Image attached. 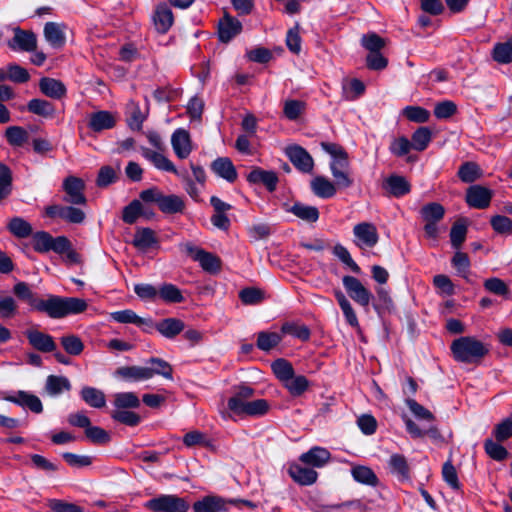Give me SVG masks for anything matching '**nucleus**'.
<instances>
[{
  "instance_id": "obj_1",
  "label": "nucleus",
  "mask_w": 512,
  "mask_h": 512,
  "mask_svg": "<svg viewBox=\"0 0 512 512\" xmlns=\"http://www.w3.org/2000/svg\"><path fill=\"white\" fill-rule=\"evenodd\" d=\"M87 309L85 300L76 297H60L49 295L40 299L36 310L47 314L50 318L60 319L71 314H79Z\"/></svg>"
},
{
  "instance_id": "obj_2",
  "label": "nucleus",
  "mask_w": 512,
  "mask_h": 512,
  "mask_svg": "<svg viewBox=\"0 0 512 512\" xmlns=\"http://www.w3.org/2000/svg\"><path fill=\"white\" fill-rule=\"evenodd\" d=\"M450 349L454 359L463 363H476L489 352L488 345L472 336L455 339Z\"/></svg>"
},
{
  "instance_id": "obj_3",
  "label": "nucleus",
  "mask_w": 512,
  "mask_h": 512,
  "mask_svg": "<svg viewBox=\"0 0 512 512\" xmlns=\"http://www.w3.org/2000/svg\"><path fill=\"white\" fill-rule=\"evenodd\" d=\"M140 198L146 203L157 204L159 210L164 214L182 213L185 209L184 200L176 194H163L158 188H150L140 193Z\"/></svg>"
},
{
  "instance_id": "obj_4",
  "label": "nucleus",
  "mask_w": 512,
  "mask_h": 512,
  "mask_svg": "<svg viewBox=\"0 0 512 512\" xmlns=\"http://www.w3.org/2000/svg\"><path fill=\"white\" fill-rule=\"evenodd\" d=\"M145 507L153 512H186L189 504L177 495L162 494L148 500Z\"/></svg>"
},
{
  "instance_id": "obj_5",
  "label": "nucleus",
  "mask_w": 512,
  "mask_h": 512,
  "mask_svg": "<svg viewBox=\"0 0 512 512\" xmlns=\"http://www.w3.org/2000/svg\"><path fill=\"white\" fill-rule=\"evenodd\" d=\"M354 243L360 249L373 248L379 241L376 226L370 222H361L353 227Z\"/></svg>"
},
{
  "instance_id": "obj_6",
  "label": "nucleus",
  "mask_w": 512,
  "mask_h": 512,
  "mask_svg": "<svg viewBox=\"0 0 512 512\" xmlns=\"http://www.w3.org/2000/svg\"><path fill=\"white\" fill-rule=\"evenodd\" d=\"M342 283L348 295L359 305L367 307L373 298L372 293L364 287L361 281L354 277L346 275L342 278Z\"/></svg>"
},
{
  "instance_id": "obj_7",
  "label": "nucleus",
  "mask_w": 512,
  "mask_h": 512,
  "mask_svg": "<svg viewBox=\"0 0 512 512\" xmlns=\"http://www.w3.org/2000/svg\"><path fill=\"white\" fill-rule=\"evenodd\" d=\"M62 186L66 194L63 201L73 205L86 204L87 199L84 195L85 184L82 179L68 176L64 179Z\"/></svg>"
},
{
  "instance_id": "obj_8",
  "label": "nucleus",
  "mask_w": 512,
  "mask_h": 512,
  "mask_svg": "<svg viewBox=\"0 0 512 512\" xmlns=\"http://www.w3.org/2000/svg\"><path fill=\"white\" fill-rule=\"evenodd\" d=\"M233 395L228 399V409L236 415H241V411L250 398L255 395V389L246 384L241 383L232 387Z\"/></svg>"
},
{
  "instance_id": "obj_9",
  "label": "nucleus",
  "mask_w": 512,
  "mask_h": 512,
  "mask_svg": "<svg viewBox=\"0 0 512 512\" xmlns=\"http://www.w3.org/2000/svg\"><path fill=\"white\" fill-rule=\"evenodd\" d=\"M45 215L50 218H59L72 224H80L85 220L84 211L73 206L50 205L45 208Z\"/></svg>"
},
{
  "instance_id": "obj_10",
  "label": "nucleus",
  "mask_w": 512,
  "mask_h": 512,
  "mask_svg": "<svg viewBox=\"0 0 512 512\" xmlns=\"http://www.w3.org/2000/svg\"><path fill=\"white\" fill-rule=\"evenodd\" d=\"M493 192L482 185H471L467 191L465 200L468 206L475 209H486L489 207Z\"/></svg>"
},
{
  "instance_id": "obj_11",
  "label": "nucleus",
  "mask_w": 512,
  "mask_h": 512,
  "mask_svg": "<svg viewBox=\"0 0 512 512\" xmlns=\"http://www.w3.org/2000/svg\"><path fill=\"white\" fill-rule=\"evenodd\" d=\"M286 154L292 164L302 173H311L314 167V161L311 155L301 146H290Z\"/></svg>"
},
{
  "instance_id": "obj_12",
  "label": "nucleus",
  "mask_w": 512,
  "mask_h": 512,
  "mask_svg": "<svg viewBox=\"0 0 512 512\" xmlns=\"http://www.w3.org/2000/svg\"><path fill=\"white\" fill-rule=\"evenodd\" d=\"M152 21L158 33L165 34L169 31L174 23V15L167 3L162 2L156 5L152 14Z\"/></svg>"
},
{
  "instance_id": "obj_13",
  "label": "nucleus",
  "mask_w": 512,
  "mask_h": 512,
  "mask_svg": "<svg viewBox=\"0 0 512 512\" xmlns=\"http://www.w3.org/2000/svg\"><path fill=\"white\" fill-rule=\"evenodd\" d=\"M4 400L14 403L23 408H28L33 413L39 414L43 411L40 398L29 392L19 390L14 395H3Z\"/></svg>"
},
{
  "instance_id": "obj_14",
  "label": "nucleus",
  "mask_w": 512,
  "mask_h": 512,
  "mask_svg": "<svg viewBox=\"0 0 512 512\" xmlns=\"http://www.w3.org/2000/svg\"><path fill=\"white\" fill-rule=\"evenodd\" d=\"M112 320L122 324H135L141 327L143 331L150 333L153 329V321L151 318H143L138 316L133 310L125 309L115 311L110 314Z\"/></svg>"
},
{
  "instance_id": "obj_15",
  "label": "nucleus",
  "mask_w": 512,
  "mask_h": 512,
  "mask_svg": "<svg viewBox=\"0 0 512 512\" xmlns=\"http://www.w3.org/2000/svg\"><path fill=\"white\" fill-rule=\"evenodd\" d=\"M116 115L107 110H100L89 115L88 128L94 133H100L104 130L114 128L116 125Z\"/></svg>"
},
{
  "instance_id": "obj_16",
  "label": "nucleus",
  "mask_w": 512,
  "mask_h": 512,
  "mask_svg": "<svg viewBox=\"0 0 512 512\" xmlns=\"http://www.w3.org/2000/svg\"><path fill=\"white\" fill-rule=\"evenodd\" d=\"M29 344L36 350L43 353L54 352L57 348L52 336L36 329L25 331Z\"/></svg>"
},
{
  "instance_id": "obj_17",
  "label": "nucleus",
  "mask_w": 512,
  "mask_h": 512,
  "mask_svg": "<svg viewBox=\"0 0 512 512\" xmlns=\"http://www.w3.org/2000/svg\"><path fill=\"white\" fill-rule=\"evenodd\" d=\"M7 44L12 50L32 52L37 47V39L33 32L17 27L14 29V37Z\"/></svg>"
},
{
  "instance_id": "obj_18",
  "label": "nucleus",
  "mask_w": 512,
  "mask_h": 512,
  "mask_svg": "<svg viewBox=\"0 0 512 512\" xmlns=\"http://www.w3.org/2000/svg\"><path fill=\"white\" fill-rule=\"evenodd\" d=\"M242 31L241 22L226 14L218 24V37L219 40L223 43L230 42L235 36L240 34Z\"/></svg>"
},
{
  "instance_id": "obj_19",
  "label": "nucleus",
  "mask_w": 512,
  "mask_h": 512,
  "mask_svg": "<svg viewBox=\"0 0 512 512\" xmlns=\"http://www.w3.org/2000/svg\"><path fill=\"white\" fill-rule=\"evenodd\" d=\"M331 459V453L324 447L314 446L300 455L299 460L308 466L321 468Z\"/></svg>"
},
{
  "instance_id": "obj_20",
  "label": "nucleus",
  "mask_w": 512,
  "mask_h": 512,
  "mask_svg": "<svg viewBox=\"0 0 512 512\" xmlns=\"http://www.w3.org/2000/svg\"><path fill=\"white\" fill-rule=\"evenodd\" d=\"M66 28V25L63 23L47 22L44 26V36L46 41L53 48H62L66 43Z\"/></svg>"
},
{
  "instance_id": "obj_21",
  "label": "nucleus",
  "mask_w": 512,
  "mask_h": 512,
  "mask_svg": "<svg viewBox=\"0 0 512 512\" xmlns=\"http://www.w3.org/2000/svg\"><path fill=\"white\" fill-rule=\"evenodd\" d=\"M171 145L180 159H186L192 151L190 135L185 129H177L172 134Z\"/></svg>"
},
{
  "instance_id": "obj_22",
  "label": "nucleus",
  "mask_w": 512,
  "mask_h": 512,
  "mask_svg": "<svg viewBox=\"0 0 512 512\" xmlns=\"http://www.w3.org/2000/svg\"><path fill=\"white\" fill-rule=\"evenodd\" d=\"M247 181L251 184H263L268 191L276 190L278 177L274 171L254 168L247 176Z\"/></svg>"
},
{
  "instance_id": "obj_23",
  "label": "nucleus",
  "mask_w": 512,
  "mask_h": 512,
  "mask_svg": "<svg viewBox=\"0 0 512 512\" xmlns=\"http://www.w3.org/2000/svg\"><path fill=\"white\" fill-rule=\"evenodd\" d=\"M288 473L290 477L300 485H312L316 482L318 473L310 467H303L300 464L293 463L289 466Z\"/></svg>"
},
{
  "instance_id": "obj_24",
  "label": "nucleus",
  "mask_w": 512,
  "mask_h": 512,
  "mask_svg": "<svg viewBox=\"0 0 512 512\" xmlns=\"http://www.w3.org/2000/svg\"><path fill=\"white\" fill-rule=\"evenodd\" d=\"M383 188L392 196L399 198L410 192L411 185L405 177L391 175L385 179Z\"/></svg>"
},
{
  "instance_id": "obj_25",
  "label": "nucleus",
  "mask_w": 512,
  "mask_h": 512,
  "mask_svg": "<svg viewBox=\"0 0 512 512\" xmlns=\"http://www.w3.org/2000/svg\"><path fill=\"white\" fill-rule=\"evenodd\" d=\"M212 171L226 181L233 183L237 179V171L232 161L227 157H219L211 164Z\"/></svg>"
},
{
  "instance_id": "obj_26",
  "label": "nucleus",
  "mask_w": 512,
  "mask_h": 512,
  "mask_svg": "<svg viewBox=\"0 0 512 512\" xmlns=\"http://www.w3.org/2000/svg\"><path fill=\"white\" fill-rule=\"evenodd\" d=\"M153 328L162 336L172 339L184 330L185 324L182 320L177 318H165L155 324L153 323Z\"/></svg>"
},
{
  "instance_id": "obj_27",
  "label": "nucleus",
  "mask_w": 512,
  "mask_h": 512,
  "mask_svg": "<svg viewBox=\"0 0 512 512\" xmlns=\"http://www.w3.org/2000/svg\"><path fill=\"white\" fill-rule=\"evenodd\" d=\"M194 512H225L226 501L219 496H205L193 504Z\"/></svg>"
},
{
  "instance_id": "obj_28",
  "label": "nucleus",
  "mask_w": 512,
  "mask_h": 512,
  "mask_svg": "<svg viewBox=\"0 0 512 512\" xmlns=\"http://www.w3.org/2000/svg\"><path fill=\"white\" fill-rule=\"evenodd\" d=\"M40 91L52 99H61L66 95V87L60 80L44 77L39 81Z\"/></svg>"
},
{
  "instance_id": "obj_29",
  "label": "nucleus",
  "mask_w": 512,
  "mask_h": 512,
  "mask_svg": "<svg viewBox=\"0 0 512 512\" xmlns=\"http://www.w3.org/2000/svg\"><path fill=\"white\" fill-rule=\"evenodd\" d=\"M141 152L142 156L150 161L157 169L179 174V171L175 168L174 164L163 154L149 148H142Z\"/></svg>"
},
{
  "instance_id": "obj_30",
  "label": "nucleus",
  "mask_w": 512,
  "mask_h": 512,
  "mask_svg": "<svg viewBox=\"0 0 512 512\" xmlns=\"http://www.w3.org/2000/svg\"><path fill=\"white\" fill-rule=\"evenodd\" d=\"M132 244L139 250L146 251L158 245V239L151 228H138Z\"/></svg>"
},
{
  "instance_id": "obj_31",
  "label": "nucleus",
  "mask_w": 512,
  "mask_h": 512,
  "mask_svg": "<svg viewBox=\"0 0 512 512\" xmlns=\"http://www.w3.org/2000/svg\"><path fill=\"white\" fill-rule=\"evenodd\" d=\"M312 192L323 199L333 197L336 192V186L324 176H316L310 183Z\"/></svg>"
},
{
  "instance_id": "obj_32",
  "label": "nucleus",
  "mask_w": 512,
  "mask_h": 512,
  "mask_svg": "<svg viewBox=\"0 0 512 512\" xmlns=\"http://www.w3.org/2000/svg\"><path fill=\"white\" fill-rule=\"evenodd\" d=\"M115 374L126 380L142 381L151 379L148 368L142 366H124L116 370Z\"/></svg>"
},
{
  "instance_id": "obj_33",
  "label": "nucleus",
  "mask_w": 512,
  "mask_h": 512,
  "mask_svg": "<svg viewBox=\"0 0 512 512\" xmlns=\"http://www.w3.org/2000/svg\"><path fill=\"white\" fill-rule=\"evenodd\" d=\"M82 400L93 408H103L106 405V397L103 391L85 386L80 392Z\"/></svg>"
},
{
  "instance_id": "obj_34",
  "label": "nucleus",
  "mask_w": 512,
  "mask_h": 512,
  "mask_svg": "<svg viewBox=\"0 0 512 512\" xmlns=\"http://www.w3.org/2000/svg\"><path fill=\"white\" fill-rule=\"evenodd\" d=\"M321 147L332 157L331 163L340 164L342 168L349 167L348 154L341 145L330 142H322Z\"/></svg>"
},
{
  "instance_id": "obj_35",
  "label": "nucleus",
  "mask_w": 512,
  "mask_h": 512,
  "mask_svg": "<svg viewBox=\"0 0 512 512\" xmlns=\"http://www.w3.org/2000/svg\"><path fill=\"white\" fill-rule=\"evenodd\" d=\"M27 109L29 112L44 118H52L55 114L54 105L47 100L39 98L31 99L27 104Z\"/></svg>"
},
{
  "instance_id": "obj_36",
  "label": "nucleus",
  "mask_w": 512,
  "mask_h": 512,
  "mask_svg": "<svg viewBox=\"0 0 512 512\" xmlns=\"http://www.w3.org/2000/svg\"><path fill=\"white\" fill-rule=\"evenodd\" d=\"M115 410L136 409L141 405L140 399L134 392H119L114 395Z\"/></svg>"
},
{
  "instance_id": "obj_37",
  "label": "nucleus",
  "mask_w": 512,
  "mask_h": 512,
  "mask_svg": "<svg viewBox=\"0 0 512 512\" xmlns=\"http://www.w3.org/2000/svg\"><path fill=\"white\" fill-rule=\"evenodd\" d=\"M71 383L64 376L50 375L46 379L45 390L51 396H57L63 391H69Z\"/></svg>"
},
{
  "instance_id": "obj_38",
  "label": "nucleus",
  "mask_w": 512,
  "mask_h": 512,
  "mask_svg": "<svg viewBox=\"0 0 512 512\" xmlns=\"http://www.w3.org/2000/svg\"><path fill=\"white\" fill-rule=\"evenodd\" d=\"M147 364L150 365L146 366V368H148L151 373V378L155 375H161L168 380H172L173 369L167 361L161 358L152 357L147 361Z\"/></svg>"
},
{
  "instance_id": "obj_39",
  "label": "nucleus",
  "mask_w": 512,
  "mask_h": 512,
  "mask_svg": "<svg viewBox=\"0 0 512 512\" xmlns=\"http://www.w3.org/2000/svg\"><path fill=\"white\" fill-rule=\"evenodd\" d=\"M289 212L293 213L296 217L306 222H316L319 218V211L317 207L305 205L300 202L294 203Z\"/></svg>"
},
{
  "instance_id": "obj_40",
  "label": "nucleus",
  "mask_w": 512,
  "mask_h": 512,
  "mask_svg": "<svg viewBox=\"0 0 512 512\" xmlns=\"http://www.w3.org/2000/svg\"><path fill=\"white\" fill-rule=\"evenodd\" d=\"M352 477L355 481L369 485L376 486L378 484V478L374 471L367 466H355L351 470Z\"/></svg>"
},
{
  "instance_id": "obj_41",
  "label": "nucleus",
  "mask_w": 512,
  "mask_h": 512,
  "mask_svg": "<svg viewBox=\"0 0 512 512\" xmlns=\"http://www.w3.org/2000/svg\"><path fill=\"white\" fill-rule=\"evenodd\" d=\"M388 464L393 474H396L401 479L409 478V465L404 455L397 453L392 454Z\"/></svg>"
},
{
  "instance_id": "obj_42",
  "label": "nucleus",
  "mask_w": 512,
  "mask_h": 512,
  "mask_svg": "<svg viewBox=\"0 0 512 512\" xmlns=\"http://www.w3.org/2000/svg\"><path fill=\"white\" fill-rule=\"evenodd\" d=\"M7 228L11 234L18 238H27L32 234V226L28 221L21 217L12 218Z\"/></svg>"
},
{
  "instance_id": "obj_43",
  "label": "nucleus",
  "mask_w": 512,
  "mask_h": 512,
  "mask_svg": "<svg viewBox=\"0 0 512 512\" xmlns=\"http://www.w3.org/2000/svg\"><path fill=\"white\" fill-rule=\"evenodd\" d=\"M420 214L425 222H435L442 220L445 214L444 207L436 202L428 203L424 205Z\"/></svg>"
},
{
  "instance_id": "obj_44",
  "label": "nucleus",
  "mask_w": 512,
  "mask_h": 512,
  "mask_svg": "<svg viewBox=\"0 0 512 512\" xmlns=\"http://www.w3.org/2000/svg\"><path fill=\"white\" fill-rule=\"evenodd\" d=\"M283 384L289 393L294 397L302 395L309 387V381L303 375L295 376L293 374V376H291V378H289V380L285 381Z\"/></svg>"
},
{
  "instance_id": "obj_45",
  "label": "nucleus",
  "mask_w": 512,
  "mask_h": 512,
  "mask_svg": "<svg viewBox=\"0 0 512 512\" xmlns=\"http://www.w3.org/2000/svg\"><path fill=\"white\" fill-rule=\"evenodd\" d=\"M270 405L265 399H256L253 401H249L243 407L241 411V415L251 416V417H259L265 415L269 411Z\"/></svg>"
},
{
  "instance_id": "obj_46",
  "label": "nucleus",
  "mask_w": 512,
  "mask_h": 512,
  "mask_svg": "<svg viewBox=\"0 0 512 512\" xmlns=\"http://www.w3.org/2000/svg\"><path fill=\"white\" fill-rule=\"evenodd\" d=\"M432 139V132L428 127H419L411 137V145L417 151H423L427 148Z\"/></svg>"
},
{
  "instance_id": "obj_47",
  "label": "nucleus",
  "mask_w": 512,
  "mask_h": 512,
  "mask_svg": "<svg viewBox=\"0 0 512 512\" xmlns=\"http://www.w3.org/2000/svg\"><path fill=\"white\" fill-rule=\"evenodd\" d=\"M13 293L20 300L26 301L33 309L36 310L40 299L36 297L35 293H33L26 282H18L15 284L13 287Z\"/></svg>"
},
{
  "instance_id": "obj_48",
  "label": "nucleus",
  "mask_w": 512,
  "mask_h": 512,
  "mask_svg": "<svg viewBox=\"0 0 512 512\" xmlns=\"http://www.w3.org/2000/svg\"><path fill=\"white\" fill-rule=\"evenodd\" d=\"M60 343L66 353L72 356H78L84 350V343L78 336L74 334L62 336L60 338Z\"/></svg>"
},
{
  "instance_id": "obj_49",
  "label": "nucleus",
  "mask_w": 512,
  "mask_h": 512,
  "mask_svg": "<svg viewBox=\"0 0 512 512\" xmlns=\"http://www.w3.org/2000/svg\"><path fill=\"white\" fill-rule=\"evenodd\" d=\"M195 261L199 262L202 269L209 273H216L220 270V259L214 254L203 249L198 257H196Z\"/></svg>"
},
{
  "instance_id": "obj_50",
  "label": "nucleus",
  "mask_w": 512,
  "mask_h": 512,
  "mask_svg": "<svg viewBox=\"0 0 512 512\" xmlns=\"http://www.w3.org/2000/svg\"><path fill=\"white\" fill-rule=\"evenodd\" d=\"M348 168H342L340 164L330 163L331 174L335 179L336 188H349L353 184L352 178L346 171Z\"/></svg>"
},
{
  "instance_id": "obj_51",
  "label": "nucleus",
  "mask_w": 512,
  "mask_h": 512,
  "mask_svg": "<svg viewBox=\"0 0 512 512\" xmlns=\"http://www.w3.org/2000/svg\"><path fill=\"white\" fill-rule=\"evenodd\" d=\"M5 137L11 146L21 147L28 140V132L20 126H10L5 131Z\"/></svg>"
},
{
  "instance_id": "obj_52",
  "label": "nucleus",
  "mask_w": 512,
  "mask_h": 512,
  "mask_svg": "<svg viewBox=\"0 0 512 512\" xmlns=\"http://www.w3.org/2000/svg\"><path fill=\"white\" fill-rule=\"evenodd\" d=\"M12 179L11 169L7 165L0 163V202L11 194Z\"/></svg>"
},
{
  "instance_id": "obj_53",
  "label": "nucleus",
  "mask_w": 512,
  "mask_h": 512,
  "mask_svg": "<svg viewBox=\"0 0 512 512\" xmlns=\"http://www.w3.org/2000/svg\"><path fill=\"white\" fill-rule=\"evenodd\" d=\"M481 170L474 162H465L458 170V177L464 183H472L481 177Z\"/></svg>"
},
{
  "instance_id": "obj_54",
  "label": "nucleus",
  "mask_w": 512,
  "mask_h": 512,
  "mask_svg": "<svg viewBox=\"0 0 512 512\" xmlns=\"http://www.w3.org/2000/svg\"><path fill=\"white\" fill-rule=\"evenodd\" d=\"M282 340L280 334L276 332H259L257 337V347L262 351H269L276 347Z\"/></svg>"
},
{
  "instance_id": "obj_55",
  "label": "nucleus",
  "mask_w": 512,
  "mask_h": 512,
  "mask_svg": "<svg viewBox=\"0 0 512 512\" xmlns=\"http://www.w3.org/2000/svg\"><path fill=\"white\" fill-rule=\"evenodd\" d=\"M493 59L500 64L512 62V45L510 41L495 44L492 51Z\"/></svg>"
},
{
  "instance_id": "obj_56",
  "label": "nucleus",
  "mask_w": 512,
  "mask_h": 512,
  "mask_svg": "<svg viewBox=\"0 0 512 512\" xmlns=\"http://www.w3.org/2000/svg\"><path fill=\"white\" fill-rule=\"evenodd\" d=\"M158 294L167 303H181L184 300L180 289L170 283L163 284L159 288Z\"/></svg>"
},
{
  "instance_id": "obj_57",
  "label": "nucleus",
  "mask_w": 512,
  "mask_h": 512,
  "mask_svg": "<svg viewBox=\"0 0 512 512\" xmlns=\"http://www.w3.org/2000/svg\"><path fill=\"white\" fill-rule=\"evenodd\" d=\"M271 368L275 376L283 383L289 380L294 374L293 366L285 359L275 360Z\"/></svg>"
},
{
  "instance_id": "obj_58",
  "label": "nucleus",
  "mask_w": 512,
  "mask_h": 512,
  "mask_svg": "<svg viewBox=\"0 0 512 512\" xmlns=\"http://www.w3.org/2000/svg\"><path fill=\"white\" fill-rule=\"evenodd\" d=\"M111 418L129 427H135L141 422L140 415L129 410H114L111 413Z\"/></svg>"
},
{
  "instance_id": "obj_59",
  "label": "nucleus",
  "mask_w": 512,
  "mask_h": 512,
  "mask_svg": "<svg viewBox=\"0 0 512 512\" xmlns=\"http://www.w3.org/2000/svg\"><path fill=\"white\" fill-rule=\"evenodd\" d=\"M52 236L45 231H38L32 236L33 249L38 253L51 251Z\"/></svg>"
},
{
  "instance_id": "obj_60",
  "label": "nucleus",
  "mask_w": 512,
  "mask_h": 512,
  "mask_svg": "<svg viewBox=\"0 0 512 512\" xmlns=\"http://www.w3.org/2000/svg\"><path fill=\"white\" fill-rule=\"evenodd\" d=\"M451 263L456 269L458 275L468 280V275L470 273V260L468 255L466 253L457 251L453 256Z\"/></svg>"
},
{
  "instance_id": "obj_61",
  "label": "nucleus",
  "mask_w": 512,
  "mask_h": 512,
  "mask_svg": "<svg viewBox=\"0 0 512 512\" xmlns=\"http://www.w3.org/2000/svg\"><path fill=\"white\" fill-rule=\"evenodd\" d=\"M281 331L284 334L292 335L302 341H307L310 338V330L306 325L286 322L282 325Z\"/></svg>"
},
{
  "instance_id": "obj_62",
  "label": "nucleus",
  "mask_w": 512,
  "mask_h": 512,
  "mask_svg": "<svg viewBox=\"0 0 512 512\" xmlns=\"http://www.w3.org/2000/svg\"><path fill=\"white\" fill-rule=\"evenodd\" d=\"M239 298L245 305H256L263 301L264 292L258 288L247 287L239 292Z\"/></svg>"
},
{
  "instance_id": "obj_63",
  "label": "nucleus",
  "mask_w": 512,
  "mask_h": 512,
  "mask_svg": "<svg viewBox=\"0 0 512 512\" xmlns=\"http://www.w3.org/2000/svg\"><path fill=\"white\" fill-rule=\"evenodd\" d=\"M403 115L415 123H425L429 120L430 113L420 106H407L403 109Z\"/></svg>"
},
{
  "instance_id": "obj_64",
  "label": "nucleus",
  "mask_w": 512,
  "mask_h": 512,
  "mask_svg": "<svg viewBox=\"0 0 512 512\" xmlns=\"http://www.w3.org/2000/svg\"><path fill=\"white\" fill-rule=\"evenodd\" d=\"M493 434L498 442L512 437V414L495 426Z\"/></svg>"
}]
</instances>
